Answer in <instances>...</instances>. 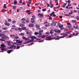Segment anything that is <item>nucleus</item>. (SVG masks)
Here are the masks:
<instances>
[{
    "mask_svg": "<svg viewBox=\"0 0 79 79\" xmlns=\"http://www.w3.org/2000/svg\"><path fill=\"white\" fill-rule=\"evenodd\" d=\"M1 50H6L5 49H6V46L5 45L3 44H1Z\"/></svg>",
    "mask_w": 79,
    "mask_h": 79,
    "instance_id": "nucleus-1",
    "label": "nucleus"
},
{
    "mask_svg": "<svg viewBox=\"0 0 79 79\" xmlns=\"http://www.w3.org/2000/svg\"><path fill=\"white\" fill-rule=\"evenodd\" d=\"M1 39H5V40H6L7 39H9V37L8 36H6V35H4V36H2L1 37Z\"/></svg>",
    "mask_w": 79,
    "mask_h": 79,
    "instance_id": "nucleus-2",
    "label": "nucleus"
},
{
    "mask_svg": "<svg viewBox=\"0 0 79 79\" xmlns=\"http://www.w3.org/2000/svg\"><path fill=\"white\" fill-rule=\"evenodd\" d=\"M16 46L14 45H12L11 46H10L9 48V49H13V48H14V49H15L16 48Z\"/></svg>",
    "mask_w": 79,
    "mask_h": 79,
    "instance_id": "nucleus-3",
    "label": "nucleus"
},
{
    "mask_svg": "<svg viewBox=\"0 0 79 79\" xmlns=\"http://www.w3.org/2000/svg\"><path fill=\"white\" fill-rule=\"evenodd\" d=\"M54 31H55V32H56L57 33H60L61 32V30H57L55 29L54 30Z\"/></svg>",
    "mask_w": 79,
    "mask_h": 79,
    "instance_id": "nucleus-4",
    "label": "nucleus"
},
{
    "mask_svg": "<svg viewBox=\"0 0 79 79\" xmlns=\"http://www.w3.org/2000/svg\"><path fill=\"white\" fill-rule=\"evenodd\" d=\"M38 15L39 16L40 18H42L44 17V15L42 14L39 13L38 14Z\"/></svg>",
    "mask_w": 79,
    "mask_h": 79,
    "instance_id": "nucleus-5",
    "label": "nucleus"
},
{
    "mask_svg": "<svg viewBox=\"0 0 79 79\" xmlns=\"http://www.w3.org/2000/svg\"><path fill=\"white\" fill-rule=\"evenodd\" d=\"M16 42L18 44H22V42H23V40L20 41V40H16Z\"/></svg>",
    "mask_w": 79,
    "mask_h": 79,
    "instance_id": "nucleus-6",
    "label": "nucleus"
},
{
    "mask_svg": "<svg viewBox=\"0 0 79 79\" xmlns=\"http://www.w3.org/2000/svg\"><path fill=\"white\" fill-rule=\"evenodd\" d=\"M51 37H52L49 36L47 37L46 38V40H50V39H51Z\"/></svg>",
    "mask_w": 79,
    "mask_h": 79,
    "instance_id": "nucleus-7",
    "label": "nucleus"
},
{
    "mask_svg": "<svg viewBox=\"0 0 79 79\" xmlns=\"http://www.w3.org/2000/svg\"><path fill=\"white\" fill-rule=\"evenodd\" d=\"M67 24H68V25H69V26H68V27H69V28H70V27H71V23H67Z\"/></svg>",
    "mask_w": 79,
    "mask_h": 79,
    "instance_id": "nucleus-8",
    "label": "nucleus"
},
{
    "mask_svg": "<svg viewBox=\"0 0 79 79\" xmlns=\"http://www.w3.org/2000/svg\"><path fill=\"white\" fill-rule=\"evenodd\" d=\"M59 38H56V37H53V38H52L51 39V40L52 39H55V40H59Z\"/></svg>",
    "mask_w": 79,
    "mask_h": 79,
    "instance_id": "nucleus-9",
    "label": "nucleus"
},
{
    "mask_svg": "<svg viewBox=\"0 0 79 79\" xmlns=\"http://www.w3.org/2000/svg\"><path fill=\"white\" fill-rule=\"evenodd\" d=\"M54 31V30H51L50 32V34H53V33H54V31Z\"/></svg>",
    "mask_w": 79,
    "mask_h": 79,
    "instance_id": "nucleus-10",
    "label": "nucleus"
},
{
    "mask_svg": "<svg viewBox=\"0 0 79 79\" xmlns=\"http://www.w3.org/2000/svg\"><path fill=\"white\" fill-rule=\"evenodd\" d=\"M31 38H32V39H37V37L35 36H31Z\"/></svg>",
    "mask_w": 79,
    "mask_h": 79,
    "instance_id": "nucleus-11",
    "label": "nucleus"
},
{
    "mask_svg": "<svg viewBox=\"0 0 79 79\" xmlns=\"http://www.w3.org/2000/svg\"><path fill=\"white\" fill-rule=\"evenodd\" d=\"M5 25H6L7 26H9L10 25V24L9 23H5Z\"/></svg>",
    "mask_w": 79,
    "mask_h": 79,
    "instance_id": "nucleus-12",
    "label": "nucleus"
},
{
    "mask_svg": "<svg viewBox=\"0 0 79 79\" xmlns=\"http://www.w3.org/2000/svg\"><path fill=\"white\" fill-rule=\"evenodd\" d=\"M29 27H34V24H29Z\"/></svg>",
    "mask_w": 79,
    "mask_h": 79,
    "instance_id": "nucleus-13",
    "label": "nucleus"
},
{
    "mask_svg": "<svg viewBox=\"0 0 79 79\" xmlns=\"http://www.w3.org/2000/svg\"><path fill=\"white\" fill-rule=\"evenodd\" d=\"M47 37V35H43L41 36L42 38H43V39H44L45 38V37Z\"/></svg>",
    "mask_w": 79,
    "mask_h": 79,
    "instance_id": "nucleus-14",
    "label": "nucleus"
},
{
    "mask_svg": "<svg viewBox=\"0 0 79 79\" xmlns=\"http://www.w3.org/2000/svg\"><path fill=\"white\" fill-rule=\"evenodd\" d=\"M25 26V25L23 23H21L20 25V27H23V26Z\"/></svg>",
    "mask_w": 79,
    "mask_h": 79,
    "instance_id": "nucleus-15",
    "label": "nucleus"
},
{
    "mask_svg": "<svg viewBox=\"0 0 79 79\" xmlns=\"http://www.w3.org/2000/svg\"><path fill=\"white\" fill-rule=\"evenodd\" d=\"M59 27L60 28H63V25H59Z\"/></svg>",
    "mask_w": 79,
    "mask_h": 79,
    "instance_id": "nucleus-16",
    "label": "nucleus"
},
{
    "mask_svg": "<svg viewBox=\"0 0 79 79\" xmlns=\"http://www.w3.org/2000/svg\"><path fill=\"white\" fill-rule=\"evenodd\" d=\"M55 13V12L54 11H53L52 13L50 14V16H53V14Z\"/></svg>",
    "mask_w": 79,
    "mask_h": 79,
    "instance_id": "nucleus-17",
    "label": "nucleus"
},
{
    "mask_svg": "<svg viewBox=\"0 0 79 79\" xmlns=\"http://www.w3.org/2000/svg\"><path fill=\"white\" fill-rule=\"evenodd\" d=\"M12 51H13L12 50H9L7 51V53H11Z\"/></svg>",
    "mask_w": 79,
    "mask_h": 79,
    "instance_id": "nucleus-18",
    "label": "nucleus"
},
{
    "mask_svg": "<svg viewBox=\"0 0 79 79\" xmlns=\"http://www.w3.org/2000/svg\"><path fill=\"white\" fill-rule=\"evenodd\" d=\"M14 5H17L18 4V2L16 1H15L14 2Z\"/></svg>",
    "mask_w": 79,
    "mask_h": 79,
    "instance_id": "nucleus-19",
    "label": "nucleus"
},
{
    "mask_svg": "<svg viewBox=\"0 0 79 79\" xmlns=\"http://www.w3.org/2000/svg\"><path fill=\"white\" fill-rule=\"evenodd\" d=\"M22 30H25V29H26V27H22Z\"/></svg>",
    "mask_w": 79,
    "mask_h": 79,
    "instance_id": "nucleus-20",
    "label": "nucleus"
},
{
    "mask_svg": "<svg viewBox=\"0 0 79 79\" xmlns=\"http://www.w3.org/2000/svg\"><path fill=\"white\" fill-rule=\"evenodd\" d=\"M25 34L24 33H22L20 34V35H22V36L24 35Z\"/></svg>",
    "mask_w": 79,
    "mask_h": 79,
    "instance_id": "nucleus-21",
    "label": "nucleus"
},
{
    "mask_svg": "<svg viewBox=\"0 0 79 79\" xmlns=\"http://www.w3.org/2000/svg\"><path fill=\"white\" fill-rule=\"evenodd\" d=\"M0 40L1 41H3V42H5V40L4 39H2V38L0 39Z\"/></svg>",
    "mask_w": 79,
    "mask_h": 79,
    "instance_id": "nucleus-22",
    "label": "nucleus"
},
{
    "mask_svg": "<svg viewBox=\"0 0 79 79\" xmlns=\"http://www.w3.org/2000/svg\"><path fill=\"white\" fill-rule=\"evenodd\" d=\"M2 29L3 30H4L5 31V30H7V29H8V28L7 27H5V28H3Z\"/></svg>",
    "mask_w": 79,
    "mask_h": 79,
    "instance_id": "nucleus-23",
    "label": "nucleus"
},
{
    "mask_svg": "<svg viewBox=\"0 0 79 79\" xmlns=\"http://www.w3.org/2000/svg\"><path fill=\"white\" fill-rule=\"evenodd\" d=\"M5 35L4 33L2 34V33H0V37H2V36H3Z\"/></svg>",
    "mask_w": 79,
    "mask_h": 79,
    "instance_id": "nucleus-24",
    "label": "nucleus"
},
{
    "mask_svg": "<svg viewBox=\"0 0 79 79\" xmlns=\"http://www.w3.org/2000/svg\"><path fill=\"white\" fill-rule=\"evenodd\" d=\"M6 4H4L3 6V8H6Z\"/></svg>",
    "mask_w": 79,
    "mask_h": 79,
    "instance_id": "nucleus-25",
    "label": "nucleus"
},
{
    "mask_svg": "<svg viewBox=\"0 0 79 79\" xmlns=\"http://www.w3.org/2000/svg\"><path fill=\"white\" fill-rule=\"evenodd\" d=\"M29 41H30V43L31 42H32L33 41H34V39H32V40H29Z\"/></svg>",
    "mask_w": 79,
    "mask_h": 79,
    "instance_id": "nucleus-26",
    "label": "nucleus"
},
{
    "mask_svg": "<svg viewBox=\"0 0 79 79\" xmlns=\"http://www.w3.org/2000/svg\"><path fill=\"white\" fill-rule=\"evenodd\" d=\"M16 6H15L13 7V10H16Z\"/></svg>",
    "mask_w": 79,
    "mask_h": 79,
    "instance_id": "nucleus-27",
    "label": "nucleus"
},
{
    "mask_svg": "<svg viewBox=\"0 0 79 79\" xmlns=\"http://www.w3.org/2000/svg\"><path fill=\"white\" fill-rule=\"evenodd\" d=\"M18 30H19V31H22V29L20 27H19Z\"/></svg>",
    "mask_w": 79,
    "mask_h": 79,
    "instance_id": "nucleus-28",
    "label": "nucleus"
},
{
    "mask_svg": "<svg viewBox=\"0 0 79 79\" xmlns=\"http://www.w3.org/2000/svg\"><path fill=\"white\" fill-rule=\"evenodd\" d=\"M40 27V26L38 24H36V27Z\"/></svg>",
    "mask_w": 79,
    "mask_h": 79,
    "instance_id": "nucleus-29",
    "label": "nucleus"
},
{
    "mask_svg": "<svg viewBox=\"0 0 79 79\" xmlns=\"http://www.w3.org/2000/svg\"><path fill=\"white\" fill-rule=\"evenodd\" d=\"M64 36H67L68 34L66 33H64L63 35Z\"/></svg>",
    "mask_w": 79,
    "mask_h": 79,
    "instance_id": "nucleus-30",
    "label": "nucleus"
},
{
    "mask_svg": "<svg viewBox=\"0 0 79 79\" xmlns=\"http://www.w3.org/2000/svg\"><path fill=\"white\" fill-rule=\"evenodd\" d=\"M73 29H74L73 28H72L69 29V30L70 31H73Z\"/></svg>",
    "mask_w": 79,
    "mask_h": 79,
    "instance_id": "nucleus-31",
    "label": "nucleus"
},
{
    "mask_svg": "<svg viewBox=\"0 0 79 79\" xmlns=\"http://www.w3.org/2000/svg\"><path fill=\"white\" fill-rule=\"evenodd\" d=\"M26 19H25L24 18H23L21 19V21H26Z\"/></svg>",
    "mask_w": 79,
    "mask_h": 79,
    "instance_id": "nucleus-32",
    "label": "nucleus"
},
{
    "mask_svg": "<svg viewBox=\"0 0 79 79\" xmlns=\"http://www.w3.org/2000/svg\"><path fill=\"white\" fill-rule=\"evenodd\" d=\"M73 27H74L75 29H77V27H78V25H77V27H76L75 26H73Z\"/></svg>",
    "mask_w": 79,
    "mask_h": 79,
    "instance_id": "nucleus-33",
    "label": "nucleus"
},
{
    "mask_svg": "<svg viewBox=\"0 0 79 79\" xmlns=\"http://www.w3.org/2000/svg\"><path fill=\"white\" fill-rule=\"evenodd\" d=\"M22 38L24 40L25 39H26V37H24V36H22Z\"/></svg>",
    "mask_w": 79,
    "mask_h": 79,
    "instance_id": "nucleus-34",
    "label": "nucleus"
},
{
    "mask_svg": "<svg viewBox=\"0 0 79 79\" xmlns=\"http://www.w3.org/2000/svg\"><path fill=\"white\" fill-rule=\"evenodd\" d=\"M44 32V31L43 30H40L39 31V32H40L42 33V32Z\"/></svg>",
    "mask_w": 79,
    "mask_h": 79,
    "instance_id": "nucleus-35",
    "label": "nucleus"
},
{
    "mask_svg": "<svg viewBox=\"0 0 79 79\" xmlns=\"http://www.w3.org/2000/svg\"><path fill=\"white\" fill-rule=\"evenodd\" d=\"M47 10V9H42V11H45Z\"/></svg>",
    "mask_w": 79,
    "mask_h": 79,
    "instance_id": "nucleus-36",
    "label": "nucleus"
},
{
    "mask_svg": "<svg viewBox=\"0 0 79 79\" xmlns=\"http://www.w3.org/2000/svg\"><path fill=\"white\" fill-rule=\"evenodd\" d=\"M25 40L26 41H27V40H29V39L28 38H25Z\"/></svg>",
    "mask_w": 79,
    "mask_h": 79,
    "instance_id": "nucleus-37",
    "label": "nucleus"
},
{
    "mask_svg": "<svg viewBox=\"0 0 79 79\" xmlns=\"http://www.w3.org/2000/svg\"><path fill=\"white\" fill-rule=\"evenodd\" d=\"M34 34L35 35H37V34H39V33L38 32H35Z\"/></svg>",
    "mask_w": 79,
    "mask_h": 79,
    "instance_id": "nucleus-38",
    "label": "nucleus"
},
{
    "mask_svg": "<svg viewBox=\"0 0 79 79\" xmlns=\"http://www.w3.org/2000/svg\"><path fill=\"white\" fill-rule=\"evenodd\" d=\"M45 26L46 27H48V26H50V24H46L45 25Z\"/></svg>",
    "mask_w": 79,
    "mask_h": 79,
    "instance_id": "nucleus-39",
    "label": "nucleus"
},
{
    "mask_svg": "<svg viewBox=\"0 0 79 79\" xmlns=\"http://www.w3.org/2000/svg\"><path fill=\"white\" fill-rule=\"evenodd\" d=\"M39 34V35H42V33L39 32H38V34Z\"/></svg>",
    "mask_w": 79,
    "mask_h": 79,
    "instance_id": "nucleus-40",
    "label": "nucleus"
},
{
    "mask_svg": "<svg viewBox=\"0 0 79 79\" xmlns=\"http://www.w3.org/2000/svg\"><path fill=\"white\" fill-rule=\"evenodd\" d=\"M65 6H66V5H65L64 4H63L62 5V7H63V8H65Z\"/></svg>",
    "mask_w": 79,
    "mask_h": 79,
    "instance_id": "nucleus-41",
    "label": "nucleus"
},
{
    "mask_svg": "<svg viewBox=\"0 0 79 79\" xmlns=\"http://www.w3.org/2000/svg\"><path fill=\"white\" fill-rule=\"evenodd\" d=\"M76 18L77 20H79V16H77Z\"/></svg>",
    "mask_w": 79,
    "mask_h": 79,
    "instance_id": "nucleus-42",
    "label": "nucleus"
},
{
    "mask_svg": "<svg viewBox=\"0 0 79 79\" xmlns=\"http://www.w3.org/2000/svg\"><path fill=\"white\" fill-rule=\"evenodd\" d=\"M28 2H29V3H31L32 0H28Z\"/></svg>",
    "mask_w": 79,
    "mask_h": 79,
    "instance_id": "nucleus-43",
    "label": "nucleus"
},
{
    "mask_svg": "<svg viewBox=\"0 0 79 79\" xmlns=\"http://www.w3.org/2000/svg\"><path fill=\"white\" fill-rule=\"evenodd\" d=\"M12 23H13V24H15V23H16V21H13L12 22Z\"/></svg>",
    "mask_w": 79,
    "mask_h": 79,
    "instance_id": "nucleus-44",
    "label": "nucleus"
},
{
    "mask_svg": "<svg viewBox=\"0 0 79 79\" xmlns=\"http://www.w3.org/2000/svg\"><path fill=\"white\" fill-rule=\"evenodd\" d=\"M10 37H15V35H10Z\"/></svg>",
    "mask_w": 79,
    "mask_h": 79,
    "instance_id": "nucleus-45",
    "label": "nucleus"
},
{
    "mask_svg": "<svg viewBox=\"0 0 79 79\" xmlns=\"http://www.w3.org/2000/svg\"><path fill=\"white\" fill-rule=\"evenodd\" d=\"M64 38V36H60V37H59V39H61V38Z\"/></svg>",
    "mask_w": 79,
    "mask_h": 79,
    "instance_id": "nucleus-46",
    "label": "nucleus"
},
{
    "mask_svg": "<svg viewBox=\"0 0 79 79\" xmlns=\"http://www.w3.org/2000/svg\"><path fill=\"white\" fill-rule=\"evenodd\" d=\"M64 15L66 16H69V15L67 14H65Z\"/></svg>",
    "mask_w": 79,
    "mask_h": 79,
    "instance_id": "nucleus-47",
    "label": "nucleus"
},
{
    "mask_svg": "<svg viewBox=\"0 0 79 79\" xmlns=\"http://www.w3.org/2000/svg\"><path fill=\"white\" fill-rule=\"evenodd\" d=\"M31 23H35V20H34L33 21L31 20Z\"/></svg>",
    "mask_w": 79,
    "mask_h": 79,
    "instance_id": "nucleus-48",
    "label": "nucleus"
},
{
    "mask_svg": "<svg viewBox=\"0 0 79 79\" xmlns=\"http://www.w3.org/2000/svg\"><path fill=\"white\" fill-rule=\"evenodd\" d=\"M7 21H9V22H11V19H8Z\"/></svg>",
    "mask_w": 79,
    "mask_h": 79,
    "instance_id": "nucleus-49",
    "label": "nucleus"
},
{
    "mask_svg": "<svg viewBox=\"0 0 79 79\" xmlns=\"http://www.w3.org/2000/svg\"><path fill=\"white\" fill-rule=\"evenodd\" d=\"M53 23H58V22L56 21H53Z\"/></svg>",
    "mask_w": 79,
    "mask_h": 79,
    "instance_id": "nucleus-50",
    "label": "nucleus"
},
{
    "mask_svg": "<svg viewBox=\"0 0 79 79\" xmlns=\"http://www.w3.org/2000/svg\"><path fill=\"white\" fill-rule=\"evenodd\" d=\"M53 6H53V5H51L50 6V7L51 8L53 7Z\"/></svg>",
    "mask_w": 79,
    "mask_h": 79,
    "instance_id": "nucleus-51",
    "label": "nucleus"
},
{
    "mask_svg": "<svg viewBox=\"0 0 79 79\" xmlns=\"http://www.w3.org/2000/svg\"><path fill=\"white\" fill-rule=\"evenodd\" d=\"M18 38H19V37H18V36H16L15 38V39H18Z\"/></svg>",
    "mask_w": 79,
    "mask_h": 79,
    "instance_id": "nucleus-52",
    "label": "nucleus"
},
{
    "mask_svg": "<svg viewBox=\"0 0 79 79\" xmlns=\"http://www.w3.org/2000/svg\"><path fill=\"white\" fill-rule=\"evenodd\" d=\"M20 47H21V46H17V49H19V48H20Z\"/></svg>",
    "mask_w": 79,
    "mask_h": 79,
    "instance_id": "nucleus-53",
    "label": "nucleus"
},
{
    "mask_svg": "<svg viewBox=\"0 0 79 79\" xmlns=\"http://www.w3.org/2000/svg\"><path fill=\"white\" fill-rule=\"evenodd\" d=\"M49 20H52V17H50L49 18Z\"/></svg>",
    "mask_w": 79,
    "mask_h": 79,
    "instance_id": "nucleus-54",
    "label": "nucleus"
},
{
    "mask_svg": "<svg viewBox=\"0 0 79 79\" xmlns=\"http://www.w3.org/2000/svg\"><path fill=\"white\" fill-rule=\"evenodd\" d=\"M45 34H50V33L48 32L45 33Z\"/></svg>",
    "mask_w": 79,
    "mask_h": 79,
    "instance_id": "nucleus-55",
    "label": "nucleus"
},
{
    "mask_svg": "<svg viewBox=\"0 0 79 79\" xmlns=\"http://www.w3.org/2000/svg\"><path fill=\"white\" fill-rule=\"evenodd\" d=\"M47 5H48L47 7H49V6H50L49 5V4L47 3Z\"/></svg>",
    "mask_w": 79,
    "mask_h": 79,
    "instance_id": "nucleus-56",
    "label": "nucleus"
},
{
    "mask_svg": "<svg viewBox=\"0 0 79 79\" xmlns=\"http://www.w3.org/2000/svg\"><path fill=\"white\" fill-rule=\"evenodd\" d=\"M68 5L69 6H71V5L70 4H68Z\"/></svg>",
    "mask_w": 79,
    "mask_h": 79,
    "instance_id": "nucleus-57",
    "label": "nucleus"
},
{
    "mask_svg": "<svg viewBox=\"0 0 79 79\" xmlns=\"http://www.w3.org/2000/svg\"><path fill=\"white\" fill-rule=\"evenodd\" d=\"M68 3H70L71 2V1L69 0H68V1H67Z\"/></svg>",
    "mask_w": 79,
    "mask_h": 79,
    "instance_id": "nucleus-58",
    "label": "nucleus"
},
{
    "mask_svg": "<svg viewBox=\"0 0 79 79\" xmlns=\"http://www.w3.org/2000/svg\"><path fill=\"white\" fill-rule=\"evenodd\" d=\"M32 18H34V19H35V16H32Z\"/></svg>",
    "mask_w": 79,
    "mask_h": 79,
    "instance_id": "nucleus-59",
    "label": "nucleus"
},
{
    "mask_svg": "<svg viewBox=\"0 0 79 79\" xmlns=\"http://www.w3.org/2000/svg\"><path fill=\"white\" fill-rule=\"evenodd\" d=\"M22 5H25V2L24 1L23 3H22Z\"/></svg>",
    "mask_w": 79,
    "mask_h": 79,
    "instance_id": "nucleus-60",
    "label": "nucleus"
},
{
    "mask_svg": "<svg viewBox=\"0 0 79 79\" xmlns=\"http://www.w3.org/2000/svg\"><path fill=\"white\" fill-rule=\"evenodd\" d=\"M44 40H41L40 41H39V42H44Z\"/></svg>",
    "mask_w": 79,
    "mask_h": 79,
    "instance_id": "nucleus-61",
    "label": "nucleus"
},
{
    "mask_svg": "<svg viewBox=\"0 0 79 79\" xmlns=\"http://www.w3.org/2000/svg\"><path fill=\"white\" fill-rule=\"evenodd\" d=\"M73 12L74 13H76V12H77V11L76 10H74Z\"/></svg>",
    "mask_w": 79,
    "mask_h": 79,
    "instance_id": "nucleus-62",
    "label": "nucleus"
},
{
    "mask_svg": "<svg viewBox=\"0 0 79 79\" xmlns=\"http://www.w3.org/2000/svg\"><path fill=\"white\" fill-rule=\"evenodd\" d=\"M19 3H22V0L19 1Z\"/></svg>",
    "mask_w": 79,
    "mask_h": 79,
    "instance_id": "nucleus-63",
    "label": "nucleus"
},
{
    "mask_svg": "<svg viewBox=\"0 0 79 79\" xmlns=\"http://www.w3.org/2000/svg\"><path fill=\"white\" fill-rule=\"evenodd\" d=\"M7 43L8 44H11V42L10 41H7Z\"/></svg>",
    "mask_w": 79,
    "mask_h": 79,
    "instance_id": "nucleus-64",
    "label": "nucleus"
}]
</instances>
